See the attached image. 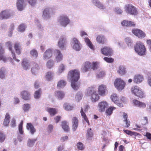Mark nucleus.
Segmentation results:
<instances>
[{"mask_svg":"<svg viewBox=\"0 0 151 151\" xmlns=\"http://www.w3.org/2000/svg\"><path fill=\"white\" fill-rule=\"evenodd\" d=\"M68 76L70 78L72 88L74 90H77L80 86V83L78 82L80 77L79 70L78 69L71 70L68 72Z\"/></svg>","mask_w":151,"mask_h":151,"instance_id":"f257e3e1","label":"nucleus"},{"mask_svg":"<svg viewBox=\"0 0 151 151\" xmlns=\"http://www.w3.org/2000/svg\"><path fill=\"white\" fill-rule=\"evenodd\" d=\"M135 52L139 55H145L146 53V49L143 43L140 42H137L134 46Z\"/></svg>","mask_w":151,"mask_h":151,"instance_id":"f03ea898","label":"nucleus"},{"mask_svg":"<svg viewBox=\"0 0 151 151\" xmlns=\"http://www.w3.org/2000/svg\"><path fill=\"white\" fill-rule=\"evenodd\" d=\"M114 86L119 91H121L125 87L126 83L123 80L120 78H116L114 81Z\"/></svg>","mask_w":151,"mask_h":151,"instance_id":"7ed1b4c3","label":"nucleus"},{"mask_svg":"<svg viewBox=\"0 0 151 151\" xmlns=\"http://www.w3.org/2000/svg\"><path fill=\"white\" fill-rule=\"evenodd\" d=\"M131 92L135 96L140 98H143L145 96L141 89L137 86H133L131 88Z\"/></svg>","mask_w":151,"mask_h":151,"instance_id":"20e7f679","label":"nucleus"},{"mask_svg":"<svg viewBox=\"0 0 151 151\" xmlns=\"http://www.w3.org/2000/svg\"><path fill=\"white\" fill-rule=\"evenodd\" d=\"M126 12L132 15H136L138 12L136 8L132 4H127L125 6Z\"/></svg>","mask_w":151,"mask_h":151,"instance_id":"39448f33","label":"nucleus"},{"mask_svg":"<svg viewBox=\"0 0 151 151\" xmlns=\"http://www.w3.org/2000/svg\"><path fill=\"white\" fill-rule=\"evenodd\" d=\"M60 24L63 26L66 27L70 22V20L66 15H63L60 17L58 20Z\"/></svg>","mask_w":151,"mask_h":151,"instance_id":"423d86ee","label":"nucleus"},{"mask_svg":"<svg viewBox=\"0 0 151 151\" xmlns=\"http://www.w3.org/2000/svg\"><path fill=\"white\" fill-rule=\"evenodd\" d=\"M66 43V37L63 36H61L60 38L58 41V46L61 50H65Z\"/></svg>","mask_w":151,"mask_h":151,"instance_id":"0eeeda50","label":"nucleus"},{"mask_svg":"<svg viewBox=\"0 0 151 151\" xmlns=\"http://www.w3.org/2000/svg\"><path fill=\"white\" fill-rule=\"evenodd\" d=\"M98 91L100 95L104 96L107 93L108 91L106 86L101 84L99 86Z\"/></svg>","mask_w":151,"mask_h":151,"instance_id":"6e6552de","label":"nucleus"},{"mask_svg":"<svg viewBox=\"0 0 151 151\" xmlns=\"http://www.w3.org/2000/svg\"><path fill=\"white\" fill-rule=\"evenodd\" d=\"M101 51L102 54L106 56H111L112 54L111 49L108 47H105L101 48Z\"/></svg>","mask_w":151,"mask_h":151,"instance_id":"1a4fd4ad","label":"nucleus"},{"mask_svg":"<svg viewBox=\"0 0 151 151\" xmlns=\"http://www.w3.org/2000/svg\"><path fill=\"white\" fill-rule=\"evenodd\" d=\"M132 33L139 38H142L145 37V33L141 30L138 29H134L132 30Z\"/></svg>","mask_w":151,"mask_h":151,"instance_id":"9d476101","label":"nucleus"},{"mask_svg":"<svg viewBox=\"0 0 151 151\" xmlns=\"http://www.w3.org/2000/svg\"><path fill=\"white\" fill-rule=\"evenodd\" d=\"M11 13L7 10H5L2 11L0 13V19H7L11 17Z\"/></svg>","mask_w":151,"mask_h":151,"instance_id":"9b49d317","label":"nucleus"},{"mask_svg":"<svg viewBox=\"0 0 151 151\" xmlns=\"http://www.w3.org/2000/svg\"><path fill=\"white\" fill-rule=\"evenodd\" d=\"M53 51L51 49H48L47 50L44 52L43 55V58L44 60L48 59L50 58L52 55Z\"/></svg>","mask_w":151,"mask_h":151,"instance_id":"f8f14e48","label":"nucleus"},{"mask_svg":"<svg viewBox=\"0 0 151 151\" xmlns=\"http://www.w3.org/2000/svg\"><path fill=\"white\" fill-rule=\"evenodd\" d=\"M55 55L56 61L57 63L61 61L63 59V55L60 51L58 50H55Z\"/></svg>","mask_w":151,"mask_h":151,"instance_id":"ddd939ff","label":"nucleus"},{"mask_svg":"<svg viewBox=\"0 0 151 151\" xmlns=\"http://www.w3.org/2000/svg\"><path fill=\"white\" fill-rule=\"evenodd\" d=\"M111 99L112 101L115 104L117 105L118 106L120 107H122L123 106V105L119 102V100L117 94H113L111 96Z\"/></svg>","mask_w":151,"mask_h":151,"instance_id":"4468645a","label":"nucleus"},{"mask_svg":"<svg viewBox=\"0 0 151 151\" xmlns=\"http://www.w3.org/2000/svg\"><path fill=\"white\" fill-rule=\"evenodd\" d=\"M40 69V67L37 63L35 62L32 63V68H31V72L32 73L34 74H37L39 72Z\"/></svg>","mask_w":151,"mask_h":151,"instance_id":"2eb2a0df","label":"nucleus"},{"mask_svg":"<svg viewBox=\"0 0 151 151\" xmlns=\"http://www.w3.org/2000/svg\"><path fill=\"white\" fill-rule=\"evenodd\" d=\"M108 106V104L106 101H103L99 103L98 104L99 111L101 112L104 111Z\"/></svg>","mask_w":151,"mask_h":151,"instance_id":"dca6fc26","label":"nucleus"},{"mask_svg":"<svg viewBox=\"0 0 151 151\" xmlns=\"http://www.w3.org/2000/svg\"><path fill=\"white\" fill-rule=\"evenodd\" d=\"M72 121V129L73 131H75L77 128L78 124V120L77 117H74L73 118Z\"/></svg>","mask_w":151,"mask_h":151,"instance_id":"f3484780","label":"nucleus"},{"mask_svg":"<svg viewBox=\"0 0 151 151\" xmlns=\"http://www.w3.org/2000/svg\"><path fill=\"white\" fill-rule=\"evenodd\" d=\"M121 24L122 26L124 27H134L135 25L134 22L126 20L123 21Z\"/></svg>","mask_w":151,"mask_h":151,"instance_id":"a211bd4d","label":"nucleus"},{"mask_svg":"<svg viewBox=\"0 0 151 151\" xmlns=\"http://www.w3.org/2000/svg\"><path fill=\"white\" fill-rule=\"evenodd\" d=\"M91 64L90 62H86L83 65L82 68V71L83 72H86L89 70L91 68Z\"/></svg>","mask_w":151,"mask_h":151,"instance_id":"6ab92c4d","label":"nucleus"},{"mask_svg":"<svg viewBox=\"0 0 151 151\" xmlns=\"http://www.w3.org/2000/svg\"><path fill=\"white\" fill-rule=\"evenodd\" d=\"M21 98L24 100L30 99V94L27 91H24L21 93Z\"/></svg>","mask_w":151,"mask_h":151,"instance_id":"aec40b11","label":"nucleus"},{"mask_svg":"<svg viewBox=\"0 0 151 151\" xmlns=\"http://www.w3.org/2000/svg\"><path fill=\"white\" fill-rule=\"evenodd\" d=\"M61 126L63 130L66 132H68L70 130L68 124L66 121H63L61 122Z\"/></svg>","mask_w":151,"mask_h":151,"instance_id":"412c9836","label":"nucleus"},{"mask_svg":"<svg viewBox=\"0 0 151 151\" xmlns=\"http://www.w3.org/2000/svg\"><path fill=\"white\" fill-rule=\"evenodd\" d=\"M26 128L27 130L30 131L32 134H33L36 132V129L34 127L32 124L31 123H27Z\"/></svg>","mask_w":151,"mask_h":151,"instance_id":"4be33fe9","label":"nucleus"},{"mask_svg":"<svg viewBox=\"0 0 151 151\" xmlns=\"http://www.w3.org/2000/svg\"><path fill=\"white\" fill-rule=\"evenodd\" d=\"M117 72L121 76L124 75L126 73V68L124 66L120 65L119 67L118 70H117Z\"/></svg>","mask_w":151,"mask_h":151,"instance_id":"5701e85b","label":"nucleus"},{"mask_svg":"<svg viewBox=\"0 0 151 151\" xmlns=\"http://www.w3.org/2000/svg\"><path fill=\"white\" fill-rule=\"evenodd\" d=\"M46 110L49 113L51 116H54L57 113V110L55 108H47Z\"/></svg>","mask_w":151,"mask_h":151,"instance_id":"b1692460","label":"nucleus"},{"mask_svg":"<svg viewBox=\"0 0 151 151\" xmlns=\"http://www.w3.org/2000/svg\"><path fill=\"white\" fill-rule=\"evenodd\" d=\"M24 3V0H17L16 5L18 10L21 11L23 10V4Z\"/></svg>","mask_w":151,"mask_h":151,"instance_id":"393cba45","label":"nucleus"},{"mask_svg":"<svg viewBox=\"0 0 151 151\" xmlns=\"http://www.w3.org/2000/svg\"><path fill=\"white\" fill-rule=\"evenodd\" d=\"M91 99L93 102H95L99 99V96L96 92H94L92 93Z\"/></svg>","mask_w":151,"mask_h":151,"instance_id":"a878e982","label":"nucleus"},{"mask_svg":"<svg viewBox=\"0 0 151 151\" xmlns=\"http://www.w3.org/2000/svg\"><path fill=\"white\" fill-rule=\"evenodd\" d=\"M96 40L98 43L103 44L105 42V38L104 36L99 35L97 37Z\"/></svg>","mask_w":151,"mask_h":151,"instance_id":"bb28decb","label":"nucleus"},{"mask_svg":"<svg viewBox=\"0 0 151 151\" xmlns=\"http://www.w3.org/2000/svg\"><path fill=\"white\" fill-rule=\"evenodd\" d=\"M143 79V76L140 75H135L134 77V81L136 83H139L142 82Z\"/></svg>","mask_w":151,"mask_h":151,"instance_id":"cd10ccee","label":"nucleus"},{"mask_svg":"<svg viewBox=\"0 0 151 151\" xmlns=\"http://www.w3.org/2000/svg\"><path fill=\"white\" fill-rule=\"evenodd\" d=\"M14 48L16 53L18 55L20 54L21 51V47L20 44L18 42H15L14 45Z\"/></svg>","mask_w":151,"mask_h":151,"instance_id":"c85d7f7f","label":"nucleus"},{"mask_svg":"<svg viewBox=\"0 0 151 151\" xmlns=\"http://www.w3.org/2000/svg\"><path fill=\"white\" fill-rule=\"evenodd\" d=\"M133 102L134 104L140 107L145 108L146 107V105L144 103L140 102L137 100H133Z\"/></svg>","mask_w":151,"mask_h":151,"instance_id":"c756f323","label":"nucleus"},{"mask_svg":"<svg viewBox=\"0 0 151 151\" xmlns=\"http://www.w3.org/2000/svg\"><path fill=\"white\" fill-rule=\"evenodd\" d=\"M42 16L47 18H49L50 17L49 13V9L48 8H46L43 11Z\"/></svg>","mask_w":151,"mask_h":151,"instance_id":"7c9ffc66","label":"nucleus"},{"mask_svg":"<svg viewBox=\"0 0 151 151\" xmlns=\"http://www.w3.org/2000/svg\"><path fill=\"white\" fill-rule=\"evenodd\" d=\"M84 40L87 45L91 49L93 50H94V46L88 38H85Z\"/></svg>","mask_w":151,"mask_h":151,"instance_id":"2f4dec72","label":"nucleus"},{"mask_svg":"<svg viewBox=\"0 0 151 151\" xmlns=\"http://www.w3.org/2000/svg\"><path fill=\"white\" fill-rule=\"evenodd\" d=\"M100 68L99 63L97 62H93L91 65V68L93 70H96Z\"/></svg>","mask_w":151,"mask_h":151,"instance_id":"473e14b6","label":"nucleus"},{"mask_svg":"<svg viewBox=\"0 0 151 151\" xmlns=\"http://www.w3.org/2000/svg\"><path fill=\"white\" fill-rule=\"evenodd\" d=\"M55 96L59 99H62L64 96V93L62 92L58 91H56L55 93Z\"/></svg>","mask_w":151,"mask_h":151,"instance_id":"72a5a7b5","label":"nucleus"},{"mask_svg":"<svg viewBox=\"0 0 151 151\" xmlns=\"http://www.w3.org/2000/svg\"><path fill=\"white\" fill-rule=\"evenodd\" d=\"M93 134L91 128L88 129L86 133V137L88 139H92V137H93Z\"/></svg>","mask_w":151,"mask_h":151,"instance_id":"f704fd0d","label":"nucleus"},{"mask_svg":"<svg viewBox=\"0 0 151 151\" xmlns=\"http://www.w3.org/2000/svg\"><path fill=\"white\" fill-rule=\"evenodd\" d=\"M80 113L81 114V115L82 118H83L85 121L88 124V125H89V123L88 120V118L87 117L85 113L83 111V108L82 107L80 111Z\"/></svg>","mask_w":151,"mask_h":151,"instance_id":"c9c22d12","label":"nucleus"},{"mask_svg":"<svg viewBox=\"0 0 151 151\" xmlns=\"http://www.w3.org/2000/svg\"><path fill=\"white\" fill-rule=\"evenodd\" d=\"M54 61L50 59L47 61L46 64V66L48 68L51 69L54 66Z\"/></svg>","mask_w":151,"mask_h":151,"instance_id":"e433bc0d","label":"nucleus"},{"mask_svg":"<svg viewBox=\"0 0 151 151\" xmlns=\"http://www.w3.org/2000/svg\"><path fill=\"white\" fill-rule=\"evenodd\" d=\"M66 82L63 80H61L59 81L58 83L57 86L59 88H63L66 85Z\"/></svg>","mask_w":151,"mask_h":151,"instance_id":"4c0bfd02","label":"nucleus"},{"mask_svg":"<svg viewBox=\"0 0 151 151\" xmlns=\"http://www.w3.org/2000/svg\"><path fill=\"white\" fill-rule=\"evenodd\" d=\"M116 108L114 107L111 106L107 109L106 111V115L108 116H110L113 112V111Z\"/></svg>","mask_w":151,"mask_h":151,"instance_id":"58836bf2","label":"nucleus"},{"mask_svg":"<svg viewBox=\"0 0 151 151\" xmlns=\"http://www.w3.org/2000/svg\"><path fill=\"white\" fill-rule=\"evenodd\" d=\"M93 3L95 4V5L98 7L102 9L104 8L103 5L99 1L97 0H93Z\"/></svg>","mask_w":151,"mask_h":151,"instance_id":"ea45409f","label":"nucleus"},{"mask_svg":"<svg viewBox=\"0 0 151 151\" xmlns=\"http://www.w3.org/2000/svg\"><path fill=\"white\" fill-rule=\"evenodd\" d=\"M22 65L25 70H27L30 66L28 62L25 60H23L22 62Z\"/></svg>","mask_w":151,"mask_h":151,"instance_id":"a19ab883","label":"nucleus"},{"mask_svg":"<svg viewBox=\"0 0 151 151\" xmlns=\"http://www.w3.org/2000/svg\"><path fill=\"white\" fill-rule=\"evenodd\" d=\"M6 69L2 67L0 69V78H4L5 77Z\"/></svg>","mask_w":151,"mask_h":151,"instance_id":"79ce46f5","label":"nucleus"},{"mask_svg":"<svg viewBox=\"0 0 151 151\" xmlns=\"http://www.w3.org/2000/svg\"><path fill=\"white\" fill-rule=\"evenodd\" d=\"M45 77L47 81H50L52 78V73L50 71L47 72Z\"/></svg>","mask_w":151,"mask_h":151,"instance_id":"37998d69","label":"nucleus"},{"mask_svg":"<svg viewBox=\"0 0 151 151\" xmlns=\"http://www.w3.org/2000/svg\"><path fill=\"white\" fill-rule=\"evenodd\" d=\"M65 109L67 111H70L73 109V107L68 103H65L63 105Z\"/></svg>","mask_w":151,"mask_h":151,"instance_id":"c03bdc74","label":"nucleus"},{"mask_svg":"<svg viewBox=\"0 0 151 151\" xmlns=\"http://www.w3.org/2000/svg\"><path fill=\"white\" fill-rule=\"evenodd\" d=\"M41 94V89H39L35 92L34 94V98L36 99H39L40 96Z\"/></svg>","mask_w":151,"mask_h":151,"instance_id":"a18cd8bd","label":"nucleus"},{"mask_svg":"<svg viewBox=\"0 0 151 151\" xmlns=\"http://www.w3.org/2000/svg\"><path fill=\"white\" fill-rule=\"evenodd\" d=\"M30 53L33 57L35 58H36L38 56V52L36 50L33 49L31 50L30 52Z\"/></svg>","mask_w":151,"mask_h":151,"instance_id":"49530a36","label":"nucleus"},{"mask_svg":"<svg viewBox=\"0 0 151 151\" xmlns=\"http://www.w3.org/2000/svg\"><path fill=\"white\" fill-rule=\"evenodd\" d=\"M23 121H22L19 125V133L22 134H23Z\"/></svg>","mask_w":151,"mask_h":151,"instance_id":"de8ad7c7","label":"nucleus"},{"mask_svg":"<svg viewBox=\"0 0 151 151\" xmlns=\"http://www.w3.org/2000/svg\"><path fill=\"white\" fill-rule=\"evenodd\" d=\"M65 70V66L63 64H60L58 68V71L59 73H61Z\"/></svg>","mask_w":151,"mask_h":151,"instance_id":"09e8293b","label":"nucleus"},{"mask_svg":"<svg viewBox=\"0 0 151 151\" xmlns=\"http://www.w3.org/2000/svg\"><path fill=\"white\" fill-rule=\"evenodd\" d=\"M6 45L7 47L9 48V50L12 51H13L12 49V43L10 42L9 41L6 43Z\"/></svg>","mask_w":151,"mask_h":151,"instance_id":"8fccbe9b","label":"nucleus"},{"mask_svg":"<svg viewBox=\"0 0 151 151\" xmlns=\"http://www.w3.org/2000/svg\"><path fill=\"white\" fill-rule=\"evenodd\" d=\"M25 26L23 24H20L18 27L19 31L21 32H24L25 30Z\"/></svg>","mask_w":151,"mask_h":151,"instance_id":"3c124183","label":"nucleus"},{"mask_svg":"<svg viewBox=\"0 0 151 151\" xmlns=\"http://www.w3.org/2000/svg\"><path fill=\"white\" fill-rule=\"evenodd\" d=\"M88 92L89 93H91L94 92H96V87L94 86H91L89 87L88 89Z\"/></svg>","mask_w":151,"mask_h":151,"instance_id":"603ef678","label":"nucleus"},{"mask_svg":"<svg viewBox=\"0 0 151 151\" xmlns=\"http://www.w3.org/2000/svg\"><path fill=\"white\" fill-rule=\"evenodd\" d=\"M104 60L108 63H112L114 61V59L111 58L105 57L104 58Z\"/></svg>","mask_w":151,"mask_h":151,"instance_id":"864d4df0","label":"nucleus"},{"mask_svg":"<svg viewBox=\"0 0 151 151\" xmlns=\"http://www.w3.org/2000/svg\"><path fill=\"white\" fill-rule=\"evenodd\" d=\"M4 54V53H0V60H2L4 62H5L7 61V59L5 56Z\"/></svg>","mask_w":151,"mask_h":151,"instance_id":"5fc2aeb1","label":"nucleus"},{"mask_svg":"<svg viewBox=\"0 0 151 151\" xmlns=\"http://www.w3.org/2000/svg\"><path fill=\"white\" fill-rule=\"evenodd\" d=\"M5 139V135L1 132L0 131V142H3Z\"/></svg>","mask_w":151,"mask_h":151,"instance_id":"6e6d98bb","label":"nucleus"},{"mask_svg":"<svg viewBox=\"0 0 151 151\" xmlns=\"http://www.w3.org/2000/svg\"><path fill=\"white\" fill-rule=\"evenodd\" d=\"M80 43L73 45V48L76 50L78 51L80 50Z\"/></svg>","mask_w":151,"mask_h":151,"instance_id":"4d7b16f0","label":"nucleus"},{"mask_svg":"<svg viewBox=\"0 0 151 151\" xmlns=\"http://www.w3.org/2000/svg\"><path fill=\"white\" fill-rule=\"evenodd\" d=\"M37 139H29L28 143V145L31 147L34 145L35 141H36Z\"/></svg>","mask_w":151,"mask_h":151,"instance_id":"13d9d810","label":"nucleus"},{"mask_svg":"<svg viewBox=\"0 0 151 151\" xmlns=\"http://www.w3.org/2000/svg\"><path fill=\"white\" fill-rule=\"evenodd\" d=\"M77 147L78 149L80 150H82L84 148L83 144L80 142L77 143Z\"/></svg>","mask_w":151,"mask_h":151,"instance_id":"bf43d9fd","label":"nucleus"},{"mask_svg":"<svg viewBox=\"0 0 151 151\" xmlns=\"http://www.w3.org/2000/svg\"><path fill=\"white\" fill-rule=\"evenodd\" d=\"M123 131L124 132H125L126 134H128V135L132 136L135 135V132H132L129 130H126L124 129L123 130Z\"/></svg>","mask_w":151,"mask_h":151,"instance_id":"052dcab7","label":"nucleus"},{"mask_svg":"<svg viewBox=\"0 0 151 151\" xmlns=\"http://www.w3.org/2000/svg\"><path fill=\"white\" fill-rule=\"evenodd\" d=\"M27 1L30 5L34 6L36 3L37 0H27Z\"/></svg>","mask_w":151,"mask_h":151,"instance_id":"680f3d73","label":"nucleus"},{"mask_svg":"<svg viewBox=\"0 0 151 151\" xmlns=\"http://www.w3.org/2000/svg\"><path fill=\"white\" fill-rule=\"evenodd\" d=\"M105 75V73L104 71H101L97 73V76L98 78L103 77Z\"/></svg>","mask_w":151,"mask_h":151,"instance_id":"e2e57ef3","label":"nucleus"},{"mask_svg":"<svg viewBox=\"0 0 151 151\" xmlns=\"http://www.w3.org/2000/svg\"><path fill=\"white\" fill-rule=\"evenodd\" d=\"M29 105L28 104H24L23 106V109L24 111H28L29 109Z\"/></svg>","mask_w":151,"mask_h":151,"instance_id":"0e129e2a","label":"nucleus"},{"mask_svg":"<svg viewBox=\"0 0 151 151\" xmlns=\"http://www.w3.org/2000/svg\"><path fill=\"white\" fill-rule=\"evenodd\" d=\"M76 98L78 101H79L81 100L82 99L81 94L80 92L78 93L76 96Z\"/></svg>","mask_w":151,"mask_h":151,"instance_id":"69168bd1","label":"nucleus"},{"mask_svg":"<svg viewBox=\"0 0 151 151\" xmlns=\"http://www.w3.org/2000/svg\"><path fill=\"white\" fill-rule=\"evenodd\" d=\"M53 127L52 125L50 124L47 127V132L48 133H50L52 130Z\"/></svg>","mask_w":151,"mask_h":151,"instance_id":"338daca9","label":"nucleus"},{"mask_svg":"<svg viewBox=\"0 0 151 151\" xmlns=\"http://www.w3.org/2000/svg\"><path fill=\"white\" fill-rule=\"evenodd\" d=\"M115 12L117 14H121L122 12V11L119 8H116L115 9Z\"/></svg>","mask_w":151,"mask_h":151,"instance_id":"774afa93","label":"nucleus"}]
</instances>
